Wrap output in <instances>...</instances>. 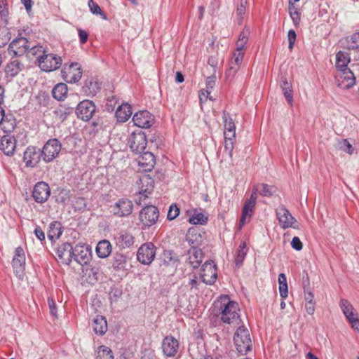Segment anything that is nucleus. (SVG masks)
<instances>
[{"label": "nucleus", "instance_id": "obj_1", "mask_svg": "<svg viewBox=\"0 0 359 359\" xmlns=\"http://www.w3.org/2000/svg\"><path fill=\"white\" fill-rule=\"evenodd\" d=\"M219 315L221 320L224 323L234 324L238 325L240 324V311L239 306L237 302L231 301L227 296L221 298L219 302Z\"/></svg>", "mask_w": 359, "mask_h": 359}, {"label": "nucleus", "instance_id": "obj_2", "mask_svg": "<svg viewBox=\"0 0 359 359\" xmlns=\"http://www.w3.org/2000/svg\"><path fill=\"white\" fill-rule=\"evenodd\" d=\"M233 341L238 352L242 355L246 354L251 349L252 341L249 330L243 325L236 330Z\"/></svg>", "mask_w": 359, "mask_h": 359}, {"label": "nucleus", "instance_id": "obj_3", "mask_svg": "<svg viewBox=\"0 0 359 359\" xmlns=\"http://www.w3.org/2000/svg\"><path fill=\"white\" fill-rule=\"evenodd\" d=\"M61 76L67 83H75L78 82L82 76L81 65L77 62L65 64L61 69Z\"/></svg>", "mask_w": 359, "mask_h": 359}, {"label": "nucleus", "instance_id": "obj_4", "mask_svg": "<svg viewBox=\"0 0 359 359\" xmlns=\"http://www.w3.org/2000/svg\"><path fill=\"white\" fill-rule=\"evenodd\" d=\"M62 144L55 138L50 139L46 142L41 149L42 159L46 163H50L57 158L61 151Z\"/></svg>", "mask_w": 359, "mask_h": 359}, {"label": "nucleus", "instance_id": "obj_5", "mask_svg": "<svg viewBox=\"0 0 359 359\" xmlns=\"http://www.w3.org/2000/svg\"><path fill=\"white\" fill-rule=\"evenodd\" d=\"M111 212L118 217H128L133 212V203L126 198L118 199L114 205L110 206Z\"/></svg>", "mask_w": 359, "mask_h": 359}, {"label": "nucleus", "instance_id": "obj_6", "mask_svg": "<svg viewBox=\"0 0 359 359\" xmlns=\"http://www.w3.org/2000/svg\"><path fill=\"white\" fill-rule=\"evenodd\" d=\"M276 215L280 226L283 229L287 228L299 229L297 221L284 206H279L276 209Z\"/></svg>", "mask_w": 359, "mask_h": 359}, {"label": "nucleus", "instance_id": "obj_7", "mask_svg": "<svg viewBox=\"0 0 359 359\" xmlns=\"http://www.w3.org/2000/svg\"><path fill=\"white\" fill-rule=\"evenodd\" d=\"M29 49V41L23 36H18L9 44L8 53L11 57H21Z\"/></svg>", "mask_w": 359, "mask_h": 359}, {"label": "nucleus", "instance_id": "obj_8", "mask_svg": "<svg viewBox=\"0 0 359 359\" xmlns=\"http://www.w3.org/2000/svg\"><path fill=\"white\" fill-rule=\"evenodd\" d=\"M128 143L133 152L142 154L146 149L147 144L146 135L142 131L133 132L130 135Z\"/></svg>", "mask_w": 359, "mask_h": 359}, {"label": "nucleus", "instance_id": "obj_9", "mask_svg": "<svg viewBox=\"0 0 359 359\" xmlns=\"http://www.w3.org/2000/svg\"><path fill=\"white\" fill-rule=\"evenodd\" d=\"M62 60L59 55L46 53L39 63V66L42 71L52 72L59 69L62 65Z\"/></svg>", "mask_w": 359, "mask_h": 359}, {"label": "nucleus", "instance_id": "obj_10", "mask_svg": "<svg viewBox=\"0 0 359 359\" xmlns=\"http://www.w3.org/2000/svg\"><path fill=\"white\" fill-rule=\"evenodd\" d=\"M335 82L339 88L348 89L355 84V78L350 69L337 70L335 74Z\"/></svg>", "mask_w": 359, "mask_h": 359}, {"label": "nucleus", "instance_id": "obj_11", "mask_svg": "<svg viewBox=\"0 0 359 359\" xmlns=\"http://www.w3.org/2000/svg\"><path fill=\"white\" fill-rule=\"evenodd\" d=\"M156 255V247L152 243H146L138 249L137 258L143 264H149Z\"/></svg>", "mask_w": 359, "mask_h": 359}, {"label": "nucleus", "instance_id": "obj_12", "mask_svg": "<svg viewBox=\"0 0 359 359\" xmlns=\"http://www.w3.org/2000/svg\"><path fill=\"white\" fill-rule=\"evenodd\" d=\"M158 217V210L154 205H147L140 212V219L145 226L154 225Z\"/></svg>", "mask_w": 359, "mask_h": 359}, {"label": "nucleus", "instance_id": "obj_13", "mask_svg": "<svg viewBox=\"0 0 359 359\" xmlns=\"http://www.w3.org/2000/svg\"><path fill=\"white\" fill-rule=\"evenodd\" d=\"M216 265L212 260L206 261L202 266L201 271V278L206 284L212 285L217 279Z\"/></svg>", "mask_w": 359, "mask_h": 359}, {"label": "nucleus", "instance_id": "obj_14", "mask_svg": "<svg viewBox=\"0 0 359 359\" xmlns=\"http://www.w3.org/2000/svg\"><path fill=\"white\" fill-rule=\"evenodd\" d=\"M50 195L49 185L45 182H39L34 187L32 197L39 203L46 202Z\"/></svg>", "mask_w": 359, "mask_h": 359}, {"label": "nucleus", "instance_id": "obj_15", "mask_svg": "<svg viewBox=\"0 0 359 359\" xmlns=\"http://www.w3.org/2000/svg\"><path fill=\"white\" fill-rule=\"evenodd\" d=\"M77 116L83 121H89L95 111V105L93 102L86 100L81 102L76 108Z\"/></svg>", "mask_w": 359, "mask_h": 359}, {"label": "nucleus", "instance_id": "obj_16", "mask_svg": "<svg viewBox=\"0 0 359 359\" xmlns=\"http://www.w3.org/2000/svg\"><path fill=\"white\" fill-rule=\"evenodd\" d=\"M139 185L140 191L138 194L140 199H136V203L140 205H142V197H144V199H145L148 197V195L152 192L154 189V180L148 175H144L140 177Z\"/></svg>", "mask_w": 359, "mask_h": 359}, {"label": "nucleus", "instance_id": "obj_17", "mask_svg": "<svg viewBox=\"0 0 359 359\" xmlns=\"http://www.w3.org/2000/svg\"><path fill=\"white\" fill-rule=\"evenodd\" d=\"M133 121L139 128H149L153 125L154 118L148 111L142 110L134 114Z\"/></svg>", "mask_w": 359, "mask_h": 359}, {"label": "nucleus", "instance_id": "obj_18", "mask_svg": "<svg viewBox=\"0 0 359 359\" xmlns=\"http://www.w3.org/2000/svg\"><path fill=\"white\" fill-rule=\"evenodd\" d=\"M42 158V152L35 147H28L24 152L23 160L27 167L34 168L39 163Z\"/></svg>", "mask_w": 359, "mask_h": 359}, {"label": "nucleus", "instance_id": "obj_19", "mask_svg": "<svg viewBox=\"0 0 359 359\" xmlns=\"http://www.w3.org/2000/svg\"><path fill=\"white\" fill-rule=\"evenodd\" d=\"M257 191H254L250 198H248L243 206L242 210V215L240 219L239 226L241 228L247 221H250V219L252 216L254 208L256 204L257 200Z\"/></svg>", "mask_w": 359, "mask_h": 359}, {"label": "nucleus", "instance_id": "obj_20", "mask_svg": "<svg viewBox=\"0 0 359 359\" xmlns=\"http://www.w3.org/2000/svg\"><path fill=\"white\" fill-rule=\"evenodd\" d=\"M73 258L81 265H86L91 259V251L85 245H76L74 248Z\"/></svg>", "mask_w": 359, "mask_h": 359}, {"label": "nucleus", "instance_id": "obj_21", "mask_svg": "<svg viewBox=\"0 0 359 359\" xmlns=\"http://www.w3.org/2000/svg\"><path fill=\"white\" fill-rule=\"evenodd\" d=\"M56 254L62 264L68 265L73 258V248L69 243H64L57 248Z\"/></svg>", "mask_w": 359, "mask_h": 359}, {"label": "nucleus", "instance_id": "obj_22", "mask_svg": "<svg viewBox=\"0 0 359 359\" xmlns=\"http://www.w3.org/2000/svg\"><path fill=\"white\" fill-rule=\"evenodd\" d=\"M179 348L178 341L172 336L165 337L162 342L163 354L168 357H173Z\"/></svg>", "mask_w": 359, "mask_h": 359}, {"label": "nucleus", "instance_id": "obj_23", "mask_svg": "<svg viewBox=\"0 0 359 359\" xmlns=\"http://www.w3.org/2000/svg\"><path fill=\"white\" fill-rule=\"evenodd\" d=\"M16 148V140L11 135H4L0 142V149L6 156H13Z\"/></svg>", "mask_w": 359, "mask_h": 359}, {"label": "nucleus", "instance_id": "obj_24", "mask_svg": "<svg viewBox=\"0 0 359 359\" xmlns=\"http://www.w3.org/2000/svg\"><path fill=\"white\" fill-rule=\"evenodd\" d=\"M25 255L24 250L21 247H18L15 249V255L12 260V265L15 272L22 273L25 269Z\"/></svg>", "mask_w": 359, "mask_h": 359}, {"label": "nucleus", "instance_id": "obj_25", "mask_svg": "<svg viewBox=\"0 0 359 359\" xmlns=\"http://www.w3.org/2000/svg\"><path fill=\"white\" fill-rule=\"evenodd\" d=\"M138 165L144 171H151L156 164V159L151 152H142L137 159Z\"/></svg>", "mask_w": 359, "mask_h": 359}, {"label": "nucleus", "instance_id": "obj_26", "mask_svg": "<svg viewBox=\"0 0 359 359\" xmlns=\"http://www.w3.org/2000/svg\"><path fill=\"white\" fill-rule=\"evenodd\" d=\"M224 127V137L228 139L236 137V125L229 114L224 111L222 115Z\"/></svg>", "mask_w": 359, "mask_h": 359}, {"label": "nucleus", "instance_id": "obj_27", "mask_svg": "<svg viewBox=\"0 0 359 359\" xmlns=\"http://www.w3.org/2000/svg\"><path fill=\"white\" fill-rule=\"evenodd\" d=\"M116 244L121 248H130L134 243V237L128 232L121 231L114 237Z\"/></svg>", "mask_w": 359, "mask_h": 359}, {"label": "nucleus", "instance_id": "obj_28", "mask_svg": "<svg viewBox=\"0 0 359 359\" xmlns=\"http://www.w3.org/2000/svg\"><path fill=\"white\" fill-rule=\"evenodd\" d=\"M339 306L348 322L358 317V312L348 300L341 299L339 302Z\"/></svg>", "mask_w": 359, "mask_h": 359}, {"label": "nucleus", "instance_id": "obj_29", "mask_svg": "<svg viewBox=\"0 0 359 359\" xmlns=\"http://www.w3.org/2000/svg\"><path fill=\"white\" fill-rule=\"evenodd\" d=\"M280 86L287 102L292 106L293 103V90L290 82H289L285 76H281L280 80Z\"/></svg>", "mask_w": 359, "mask_h": 359}, {"label": "nucleus", "instance_id": "obj_30", "mask_svg": "<svg viewBox=\"0 0 359 359\" xmlns=\"http://www.w3.org/2000/svg\"><path fill=\"white\" fill-rule=\"evenodd\" d=\"M342 44L347 50H352L359 53V33L356 32L346 37L343 40Z\"/></svg>", "mask_w": 359, "mask_h": 359}, {"label": "nucleus", "instance_id": "obj_31", "mask_svg": "<svg viewBox=\"0 0 359 359\" xmlns=\"http://www.w3.org/2000/svg\"><path fill=\"white\" fill-rule=\"evenodd\" d=\"M93 329L95 334L103 335L107 331V320L102 316H97L93 322Z\"/></svg>", "mask_w": 359, "mask_h": 359}, {"label": "nucleus", "instance_id": "obj_32", "mask_svg": "<svg viewBox=\"0 0 359 359\" xmlns=\"http://www.w3.org/2000/svg\"><path fill=\"white\" fill-rule=\"evenodd\" d=\"M99 83L92 79L86 80L81 91L86 96H94L100 90Z\"/></svg>", "mask_w": 359, "mask_h": 359}, {"label": "nucleus", "instance_id": "obj_33", "mask_svg": "<svg viewBox=\"0 0 359 359\" xmlns=\"http://www.w3.org/2000/svg\"><path fill=\"white\" fill-rule=\"evenodd\" d=\"M351 58L349 54L345 51H339L336 54V67L337 71L341 69H349L347 68L348 64L350 62Z\"/></svg>", "mask_w": 359, "mask_h": 359}, {"label": "nucleus", "instance_id": "obj_34", "mask_svg": "<svg viewBox=\"0 0 359 359\" xmlns=\"http://www.w3.org/2000/svg\"><path fill=\"white\" fill-rule=\"evenodd\" d=\"M116 117L119 122H126L132 114L131 107L128 104H123L116 111Z\"/></svg>", "mask_w": 359, "mask_h": 359}, {"label": "nucleus", "instance_id": "obj_35", "mask_svg": "<svg viewBox=\"0 0 359 359\" xmlns=\"http://www.w3.org/2000/svg\"><path fill=\"white\" fill-rule=\"evenodd\" d=\"M189 262L190 264L194 269L198 268L203 260V252L201 250L193 248L189 251Z\"/></svg>", "mask_w": 359, "mask_h": 359}, {"label": "nucleus", "instance_id": "obj_36", "mask_svg": "<svg viewBox=\"0 0 359 359\" xmlns=\"http://www.w3.org/2000/svg\"><path fill=\"white\" fill-rule=\"evenodd\" d=\"M111 252V245L107 240L100 241L96 247V253L100 258L107 257Z\"/></svg>", "mask_w": 359, "mask_h": 359}, {"label": "nucleus", "instance_id": "obj_37", "mask_svg": "<svg viewBox=\"0 0 359 359\" xmlns=\"http://www.w3.org/2000/svg\"><path fill=\"white\" fill-rule=\"evenodd\" d=\"M15 126V119L12 114H4L0 123L1 129L4 133L12 132Z\"/></svg>", "mask_w": 359, "mask_h": 359}, {"label": "nucleus", "instance_id": "obj_38", "mask_svg": "<svg viewBox=\"0 0 359 359\" xmlns=\"http://www.w3.org/2000/svg\"><path fill=\"white\" fill-rule=\"evenodd\" d=\"M68 93L67 86L64 83H57L52 90L53 97L60 101L64 100Z\"/></svg>", "mask_w": 359, "mask_h": 359}, {"label": "nucleus", "instance_id": "obj_39", "mask_svg": "<svg viewBox=\"0 0 359 359\" xmlns=\"http://www.w3.org/2000/svg\"><path fill=\"white\" fill-rule=\"evenodd\" d=\"M62 233V224L60 222L54 221L52 222L49 225V229L48 232V238L53 241L60 237Z\"/></svg>", "mask_w": 359, "mask_h": 359}, {"label": "nucleus", "instance_id": "obj_40", "mask_svg": "<svg viewBox=\"0 0 359 359\" xmlns=\"http://www.w3.org/2000/svg\"><path fill=\"white\" fill-rule=\"evenodd\" d=\"M23 67L22 63L18 60H14L7 65L6 73L7 75L14 77L22 70Z\"/></svg>", "mask_w": 359, "mask_h": 359}, {"label": "nucleus", "instance_id": "obj_41", "mask_svg": "<svg viewBox=\"0 0 359 359\" xmlns=\"http://www.w3.org/2000/svg\"><path fill=\"white\" fill-rule=\"evenodd\" d=\"M288 11L294 27H297L301 20V13L299 9L296 7L294 4L290 1Z\"/></svg>", "mask_w": 359, "mask_h": 359}, {"label": "nucleus", "instance_id": "obj_42", "mask_svg": "<svg viewBox=\"0 0 359 359\" xmlns=\"http://www.w3.org/2000/svg\"><path fill=\"white\" fill-rule=\"evenodd\" d=\"M127 263V259L123 254H116L114 256L112 267L116 271L123 270Z\"/></svg>", "mask_w": 359, "mask_h": 359}, {"label": "nucleus", "instance_id": "obj_43", "mask_svg": "<svg viewBox=\"0 0 359 359\" xmlns=\"http://www.w3.org/2000/svg\"><path fill=\"white\" fill-rule=\"evenodd\" d=\"M250 29L249 28L245 27L243 31L241 32L238 39L236 42V49L243 50L245 49V46L248 41V37L250 36Z\"/></svg>", "mask_w": 359, "mask_h": 359}, {"label": "nucleus", "instance_id": "obj_44", "mask_svg": "<svg viewBox=\"0 0 359 359\" xmlns=\"http://www.w3.org/2000/svg\"><path fill=\"white\" fill-rule=\"evenodd\" d=\"M47 51L41 46H35L29 48V53L36 57L38 63L41 62L42 57L45 56Z\"/></svg>", "mask_w": 359, "mask_h": 359}, {"label": "nucleus", "instance_id": "obj_45", "mask_svg": "<svg viewBox=\"0 0 359 359\" xmlns=\"http://www.w3.org/2000/svg\"><path fill=\"white\" fill-rule=\"evenodd\" d=\"M162 259L165 264H171L178 260L177 255L170 250H165L162 255Z\"/></svg>", "mask_w": 359, "mask_h": 359}, {"label": "nucleus", "instance_id": "obj_46", "mask_svg": "<svg viewBox=\"0 0 359 359\" xmlns=\"http://www.w3.org/2000/svg\"><path fill=\"white\" fill-rule=\"evenodd\" d=\"M90 12L94 15H99L103 20H107V15L103 13L100 6L93 0H88V3Z\"/></svg>", "mask_w": 359, "mask_h": 359}, {"label": "nucleus", "instance_id": "obj_47", "mask_svg": "<svg viewBox=\"0 0 359 359\" xmlns=\"http://www.w3.org/2000/svg\"><path fill=\"white\" fill-rule=\"evenodd\" d=\"M243 50L236 49L233 54V57L231 58L229 65L233 66H237L238 68H241V65L243 60Z\"/></svg>", "mask_w": 359, "mask_h": 359}, {"label": "nucleus", "instance_id": "obj_48", "mask_svg": "<svg viewBox=\"0 0 359 359\" xmlns=\"http://www.w3.org/2000/svg\"><path fill=\"white\" fill-rule=\"evenodd\" d=\"M208 221V217L201 212H195L189 219V222L192 224H205Z\"/></svg>", "mask_w": 359, "mask_h": 359}, {"label": "nucleus", "instance_id": "obj_49", "mask_svg": "<svg viewBox=\"0 0 359 359\" xmlns=\"http://www.w3.org/2000/svg\"><path fill=\"white\" fill-rule=\"evenodd\" d=\"M97 359H114L111 350L104 346H100Z\"/></svg>", "mask_w": 359, "mask_h": 359}, {"label": "nucleus", "instance_id": "obj_50", "mask_svg": "<svg viewBox=\"0 0 359 359\" xmlns=\"http://www.w3.org/2000/svg\"><path fill=\"white\" fill-rule=\"evenodd\" d=\"M247 254V250H246V244L245 243H243L239 246V249L238 250L236 258H235V262L237 265H240L243 262L245 257Z\"/></svg>", "mask_w": 359, "mask_h": 359}, {"label": "nucleus", "instance_id": "obj_51", "mask_svg": "<svg viewBox=\"0 0 359 359\" xmlns=\"http://www.w3.org/2000/svg\"><path fill=\"white\" fill-rule=\"evenodd\" d=\"M235 138L236 137L228 139L227 137H224V151L231 158L233 156Z\"/></svg>", "mask_w": 359, "mask_h": 359}, {"label": "nucleus", "instance_id": "obj_52", "mask_svg": "<svg viewBox=\"0 0 359 359\" xmlns=\"http://www.w3.org/2000/svg\"><path fill=\"white\" fill-rule=\"evenodd\" d=\"M240 69L237 66L229 65L225 72V79L227 81L231 82L236 77L238 71Z\"/></svg>", "mask_w": 359, "mask_h": 359}, {"label": "nucleus", "instance_id": "obj_53", "mask_svg": "<svg viewBox=\"0 0 359 359\" xmlns=\"http://www.w3.org/2000/svg\"><path fill=\"white\" fill-rule=\"evenodd\" d=\"M247 0H240V3L237 6L236 13L238 17V23L241 24L245 12V6Z\"/></svg>", "mask_w": 359, "mask_h": 359}, {"label": "nucleus", "instance_id": "obj_54", "mask_svg": "<svg viewBox=\"0 0 359 359\" xmlns=\"http://www.w3.org/2000/svg\"><path fill=\"white\" fill-rule=\"evenodd\" d=\"M179 214H180V208L175 204H172L170 206V208H169V210L168 212V215H167V218L169 220H173L179 215Z\"/></svg>", "mask_w": 359, "mask_h": 359}, {"label": "nucleus", "instance_id": "obj_55", "mask_svg": "<svg viewBox=\"0 0 359 359\" xmlns=\"http://www.w3.org/2000/svg\"><path fill=\"white\" fill-rule=\"evenodd\" d=\"M340 149L348 154H352L353 152V148L352 145L346 139L343 140L340 142Z\"/></svg>", "mask_w": 359, "mask_h": 359}, {"label": "nucleus", "instance_id": "obj_56", "mask_svg": "<svg viewBox=\"0 0 359 359\" xmlns=\"http://www.w3.org/2000/svg\"><path fill=\"white\" fill-rule=\"evenodd\" d=\"M0 39L3 41V45L6 44L11 39V35L7 27H4L0 29Z\"/></svg>", "mask_w": 359, "mask_h": 359}, {"label": "nucleus", "instance_id": "obj_57", "mask_svg": "<svg viewBox=\"0 0 359 359\" xmlns=\"http://www.w3.org/2000/svg\"><path fill=\"white\" fill-rule=\"evenodd\" d=\"M297 38L296 32L293 29H290L287 33V39H288V48L292 50L294 47L295 41Z\"/></svg>", "mask_w": 359, "mask_h": 359}, {"label": "nucleus", "instance_id": "obj_58", "mask_svg": "<svg viewBox=\"0 0 359 359\" xmlns=\"http://www.w3.org/2000/svg\"><path fill=\"white\" fill-rule=\"evenodd\" d=\"M302 286H303L304 292H306V290H309V289H310L309 277L307 271H303Z\"/></svg>", "mask_w": 359, "mask_h": 359}, {"label": "nucleus", "instance_id": "obj_59", "mask_svg": "<svg viewBox=\"0 0 359 359\" xmlns=\"http://www.w3.org/2000/svg\"><path fill=\"white\" fill-rule=\"evenodd\" d=\"M261 190L259 191V194L264 196H271L272 195L271 187L268 184H262L260 185Z\"/></svg>", "mask_w": 359, "mask_h": 359}, {"label": "nucleus", "instance_id": "obj_60", "mask_svg": "<svg viewBox=\"0 0 359 359\" xmlns=\"http://www.w3.org/2000/svg\"><path fill=\"white\" fill-rule=\"evenodd\" d=\"M291 245L296 250H301L303 248L302 241L298 237H294L291 241Z\"/></svg>", "mask_w": 359, "mask_h": 359}, {"label": "nucleus", "instance_id": "obj_61", "mask_svg": "<svg viewBox=\"0 0 359 359\" xmlns=\"http://www.w3.org/2000/svg\"><path fill=\"white\" fill-rule=\"evenodd\" d=\"M48 303L51 315L53 316L55 318H57V308L55 301L52 298H48Z\"/></svg>", "mask_w": 359, "mask_h": 359}, {"label": "nucleus", "instance_id": "obj_62", "mask_svg": "<svg viewBox=\"0 0 359 359\" xmlns=\"http://www.w3.org/2000/svg\"><path fill=\"white\" fill-rule=\"evenodd\" d=\"M78 32L80 43L84 44L88 40V33L81 29H79Z\"/></svg>", "mask_w": 359, "mask_h": 359}, {"label": "nucleus", "instance_id": "obj_63", "mask_svg": "<svg viewBox=\"0 0 359 359\" xmlns=\"http://www.w3.org/2000/svg\"><path fill=\"white\" fill-rule=\"evenodd\" d=\"M215 83H216V76H215L213 75V76H208L206 79V82H205L207 88L213 89V88L215 86Z\"/></svg>", "mask_w": 359, "mask_h": 359}, {"label": "nucleus", "instance_id": "obj_64", "mask_svg": "<svg viewBox=\"0 0 359 359\" xmlns=\"http://www.w3.org/2000/svg\"><path fill=\"white\" fill-rule=\"evenodd\" d=\"M348 323H350L352 329L359 333V316L354 319L350 320Z\"/></svg>", "mask_w": 359, "mask_h": 359}]
</instances>
